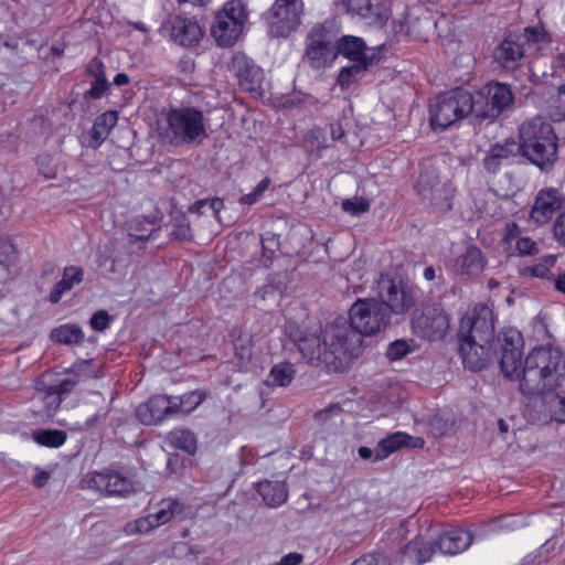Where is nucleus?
<instances>
[{
	"instance_id": "49",
	"label": "nucleus",
	"mask_w": 565,
	"mask_h": 565,
	"mask_svg": "<svg viewBox=\"0 0 565 565\" xmlns=\"http://www.w3.org/2000/svg\"><path fill=\"white\" fill-rule=\"evenodd\" d=\"M38 171L46 179H53L56 175V168L53 164V160L49 154L40 156L36 159Z\"/></svg>"
},
{
	"instance_id": "15",
	"label": "nucleus",
	"mask_w": 565,
	"mask_h": 565,
	"mask_svg": "<svg viewBox=\"0 0 565 565\" xmlns=\"http://www.w3.org/2000/svg\"><path fill=\"white\" fill-rule=\"evenodd\" d=\"M491 57L497 68L507 72L520 68L526 58L524 39L520 33L510 32L493 47Z\"/></svg>"
},
{
	"instance_id": "9",
	"label": "nucleus",
	"mask_w": 565,
	"mask_h": 565,
	"mask_svg": "<svg viewBox=\"0 0 565 565\" xmlns=\"http://www.w3.org/2000/svg\"><path fill=\"white\" fill-rule=\"evenodd\" d=\"M248 13L242 0H230L214 15L211 35L218 46L230 47L235 44L243 32Z\"/></svg>"
},
{
	"instance_id": "57",
	"label": "nucleus",
	"mask_w": 565,
	"mask_h": 565,
	"mask_svg": "<svg viewBox=\"0 0 565 565\" xmlns=\"http://www.w3.org/2000/svg\"><path fill=\"white\" fill-rule=\"evenodd\" d=\"M521 235V230L516 223L510 222L504 226L503 242L507 244L512 243L513 241H518Z\"/></svg>"
},
{
	"instance_id": "46",
	"label": "nucleus",
	"mask_w": 565,
	"mask_h": 565,
	"mask_svg": "<svg viewBox=\"0 0 565 565\" xmlns=\"http://www.w3.org/2000/svg\"><path fill=\"white\" fill-rule=\"evenodd\" d=\"M15 247L10 239L0 237V266L9 267L15 259Z\"/></svg>"
},
{
	"instance_id": "6",
	"label": "nucleus",
	"mask_w": 565,
	"mask_h": 565,
	"mask_svg": "<svg viewBox=\"0 0 565 565\" xmlns=\"http://www.w3.org/2000/svg\"><path fill=\"white\" fill-rule=\"evenodd\" d=\"M207 137L203 111L195 107H173L158 125V138L163 146L183 147L201 143Z\"/></svg>"
},
{
	"instance_id": "1",
	"label": "nucleus",
	"mask_w": 565,
	"mask_h": 565,
	"mask_svg": "<svg viewBox=\"0 0 565 565\" xmlns=\"http://www.w3.org/2000/svg\"><path fill=\"white\" fill-rule=\"evenodd\" d=\"M352 333L348 327L329 323L324 329L320 324L312 327L296 326L288 331L289 339L297 347L307 363L319 366L324 365L328 372L342 373L347 371L352 361V351L356 344V337H349V345L345 347L348 334Z\"/></svg>"
},
{
	"instance_id": "50",
	"label": "nucleus",
	"mask_w": 565,
	"mask_h": 565,
	"mask_svg": "<svg viewBox=\"0 0 565 565\" xmlns=\"http://www.w3.org/2000/svg\"><path fill=\"white\" fill-rule=\"evenodd\" d=\"M85 72L88 76L93 78H107L106 77V67L100 58L97 56L93 57L86 65Z\"/></svg>"
},
{
	"instance_id": "3",
	"label": "nucleus",
	"mask_w": 565,
	"mask_h": 565,
	"mask_svg": "<svg viewBox=\"0 0 565 565\" xmlns=\"http://www.w3.org/2000/svg\"><path fill=\"white\" fill-rule=\"evenodd\" d=\"M520 366L509 379L519 380L523 395L533 396L553 392L565 381V356L557 348H534L526 355L522 372Z\"/></svg>"
},
{
	"instance_id": "5",
	"label": "nucleus",
	"mask_w": 565,
	"mask_h": 565,
	"mask_svg": "<svg viewBox=\"0 0 565 565\" xmlns=\"http://www.w3.org/2000/svg\"><path fill=\"white\" fill-rule=\"evenodd\" d=\"M337 326L348 327L352 334L356 337V344L352 351V361L358 359L363 351V337L375 335L392 324V318L386 311V307L377 299L366 298L358 299L349 309V320L338 319L334 321ZM345 347H349V340L344 341Z\"/></svg>"
},
{
	"instance_id": "22",
	"label": "nucleus",
	"mask_w": 565,
	"mask_h": 565,
	"mask_svg": "<svg viewBox=\"0 0 565 565\" xmlns=\"http://www.w3.org/2000/svg\"><path fill=\"white\" fill-rule=\"evenodd\" d=\"M171 396L152 395L146 403L136 408L137 418L145 425H156L175 415Z\"/></svg>"
},
{
	"instance_id": "53",
	"label": "nucleus",
	"mask_w": 565,
	"mask_h": 565,
	"mask_svg": "<svg viewBox=\"0 0 565 565\" xmlns=\"http://www.w3.org/2000/svg\"><path fill=\"white\" fill-rule=\"evenodd\" d=\"M551 407L554 419L558 423H565V396L556 394Z\"/></svg>"
},
{
	"instance_id": "55",
	"label": "nucleus",
	"mask_w": 565,
	"mask_h": 565,
	"mask_svg": "<svg viewBox=\"0 0 565 565\" xmlns=\"http://www.w3.org/2000/svg\"><path fill=\"white\" fill-rule=\"evenodd\" d=\"M423 276L427 281L436 280L437 287H441L446 284L441 267L435 268L434 266H427L424 269Z\"/></svg>"
},
{
	"instance_id": "48",
	"label": "nucleus",
	"mask_w": 565,
	"mask_h": 565,
	"mask_svg": "<svg viewBox=\"0 0 565 565\" xmlns=\"http://www.w3.org/2000/svg\"><path fill=\"white\" fill-rule=\"evenodd\" d=\"M111 320V316L106 310H98L92 316L89 323L95 331L102 332L109 327Z\"/></svg>"
},
{
	"instance_id": "29",
	"label": "nucleus",
	"mask_w": 565,
	"mask_h": 565,
	"mask_svg": "<svg viewBox=\"0 0 565 565\" xmlns=\"http://www.w3.org/2000/svg\"><path fill=\"white\" fill-rule=\"evenodd\" d=\"M256 489L269 507H278L288 499V490L282 481L264 480L257 483Z\"/></svg>"
},
{
	"instance_id": "30",
	"label": "nucleus",
	"mask_w": 565,
	"mask_h": 565,
	"mask_svg": "<svg viewBox=\"0 0 565 565\" xmlns=\"http://www.w3.org/2000/svg\"><path fill=\"white\" fill-rule=\"evenodd\" d=\"M412 437L405 433H393L382 438L374 449V462L386 459L393 452L409 445Z\"/></svg>"
},
{
	"instance_id": "11",
	"label": "nucleus",
	"mask_w": 565,
	"mask_h": 565,
	"mask_svg": "<svg viewBox=\"0 0 565 565\" xmlns=\"http://www.w3.org/2000/svg\"><path fill=\"white\" fill-rule=\"evenodd\" d=\"M473 115L493 121L513 109L514 94L508 84L491 82L473 95Z\"/></svg>"
},
{
	"instance_id": "62",
	"label": "nucleus",
	"mask_w": 565,
	"mask_h": 565,
	"mask_svg": "<svg viewBox=\"0 0 565 565\" xmlns=\"http://www.w3.org/2000/svg\"><path fill=\"white\" fill-rule=\"evenodd\" d=\"M235 355L242 362L248 361L252 358L250 345H239L238 347L237 344H235Z\"/></svg>"
},
{
	"instance_id": "52",
	"label": "nucleus",
	"mask_w": 565,
	"mask_h": 565,
	"mask_svg": "<svg viewBox=\"0 0 565 565\" xmlns=\"http://www.w3.org/2000/svg\"><path fill=\"white\" fill-rule=\"evenodd\" d=\"M277 247L278 238L276 235L267 233L266 236L262 238L263 257L267 258L268 260L273 259Z\"/></svg>"
},
{
	"instance_id": "10",
	"label": "nucleus",
	"mask_w": 565,
	"mask_h": 565,
	"mask_svg": "<svg viewBox=\"0 0 565 565\" xmlns=\"http://www.w3.org/2000/svg\"><path fill=\"white\" fill-rule=\"evenodd\" d=\"M337 32L328 21L315 24L305 40V55L309 66L321 70L335 61Z\"/></svg>"
},
{
	"instance_id": "38",
	"label": "nucleus",
	"mask_w": 565,
	"mask_h": 565,
	"mask_svg": "<svg viewBox=\"0 0 565 565\" xmlns=\"http://www.w3.org/2000/svg\"><path fill=\"white\" fill-rule=\"evenodd\" d=\"M183 510L182 504L175 499L162 500L158 511L151 513L154 525L160 526L169 522Z\"/></svg>"
},
{
	"instance_id": "33",
	"label": "nucleus",
	"mask_w": 565,
	"mask_h": 565,
	"mask_svg": "<svg viewBox=\"0 0 565 565\" xmlns=\"http://www.w3.org/2000/svg\"><path fill=\"white\" fill-rule=\"evenodd\" d=\"M207 394L203 390L188 392L181 396H171L174 414H190L206 398Z\"/></svg>"
},
{
	"instance_id": "24",
	"label": "nucleus",
	"mask_w": 565,
	"mask_h": 565,
	"mask_svg": "<svg viewBox=\"0 0 565 565\" xmlns=\"http://www.w3.org/2000/svg\"><path fill=\"white\" fill-rule=\"evenodd\" d=\"M519 154L516 140L507 138L502 142H495L490 146L482 159V166L488 173L497 174L503 164Z\"/></svg>"
},
{
	"instance_id": "36",
	"label": "nucleus",
	"mask_w": 565,
	"mask_h": 565,
	"mask_svg": "<svg viewBox=\"0 0 565 565\" xmlns=\"http://www.w3.org/2000/svg\"><path fill=\"white\" fill-rule=\"evenodd\" d=\"M296 374L294 364L280 362L275 364L266 380L268 386H287L291 383Z\"/></svg>"
},
{
	"instance_id": "19",
	"label": "nucleus",
	"mask_w": 565,
	"mask_h": 565,
	"mask_svg": "<svg viewBox=\"0 0 565 565\" xmlns=\"http://www.w3.org/2000/svg\"><path fill=\"white\" fill-rule=\"evenodd\" d=\"M564 205L565 194L559 189H541L534 199L530 217L539 225L547 224Z\"/></svg>"
},
{
	"instance_id": "41",
	"label": "nucleus",
	"mask_w": 565,
	"mask_h": 565,
	"mask_svg": "<svg viewBox=\"0 0 565 565\" xmlns=\"http://www.w3.org/2000/svg\"><path fill=\"white\" fill-rule=\"evenodd\" d=\"M524 39V45H535L536 50H542L552 41L548 32L542 26H527L523 33H520Z\"/></svg>"
},
{
	"instance_id": "20",
	"label": "nucleus",
	"mask_w": 565,
	"mask_h": 565,
	"mask_svg": "<svg viewBox=\"0 0 565 565\" xmlns=\"http://www.w3.org/2000/svg\"><path fill=\"white\" fill-rule=\"evenodd\" d=\"M347 11L365 20L369 25L382 28L391 15L388 0H343Z\"/></svg>"
},
{
	"instance_id": "2",
	"label": "nucleus",
	"mask_w": 565,
	"mask_h": 565,
	"mask_svg": "<svg viewBox=\"0 0 565 565\" xmlns=\"http://www.w3.org/2000/svg\"><path fill=\"white\" fill-rule=\"evenodd\" d=\"M458 340L481 341L498 344L500 349L499 365L505 377H512L518 371L523 355V337L514 328L503 329L495 337L493 311L483 303L476 305L459 322Z\"/></svg>"
},
{
	"instance_id": "51",
	"label": "nucleus",
	"mask_w": 565,
	"mask_h": 565,
	"mask_svg": "<svg viewBox=\"0 0 565 565\" xmlns=\"http://www.w3.org/2000/svg\"><path fill=\"white\" fill-rule=\"evenodd\" d=\"M515 247L518 254L521 256L534 255L539 252L536 243L530 237H519V239L515 242Z\"/></svg>"
},
{
	"instance_id": "14",
	"label": "nucleus",
	"mask_w": 565,
	"mask_h": 565,
	"mask_svg": "<svg viewBox=\"0 0 565 565\" xmlns=\"http://www.w3.org/2000/svg\"><path fill=\"white\" fill-rule=\"evenodd\" d=\"M377 295V300L386 307L391 318L405 315L416 302L414 288L401 279L382 278Z\"/></svg>"
},
{
	"instance_id": "21",
	"label": "nucleus",
	"mask_w": 565,
	"mask_h": 565,
	"mask_svg": "<svg viewBox=\"0 0 565 565\" xmlns=\"http://www.w3.org/2000/svg\"><path fill=\"white\" fill-rule=\"evenodd\" d=\"M88 488L95 489L105 495L125 497L135 491L130 479L121 473L105 469L100 472H94L88 480Z\"/></svg>"
},
{
	"instance_id": "32",
	"label": "nucleus",
	"mask_w": 565,
	"mask_h": 565,
	"mask_svg": "<svg viewBox=\"0 0 565 565\" xmlns=\"http://www.w3.org/2000/svg\"><path fill=\"white\" fill-rule=\"evenodd\" d=\"M92 360H83L76 362L66 372L74 374L73 377L64 379L58 384L52 385V390L56 392L63 399L71 393L79 381V376L86 373Z\"/></svg>"
},
{
	"instance_id": "17",
	"label": "nucleus",
	"mask_w": 565,
	"mask_h": 565,
	"mask_svg": "<svg viewBox=\"0 0 565 565\" xmlns=\"http://www.w3.org/2000/svg\"><path fill=\"white\" fill-rule=\"evenodd\" d=\"M228 70L234 74L238 86L243 90L260 94L264 72L252 58L242 52H236L232 57Z\"/></svg>"
},
{
	"instance_id": "31",
	"label": "nucleus",
	"mask_w": 565,
	"mask_h": 565,
	"mask_svg": "<svg viewBox=\"0 0 565 565\" xmlns=\"http://www.w3.org/2000/svg\"><path fill=\"white\" fill-rule=\"evenodd\" d=\"M369 63L360 62L352 63L349 66L342 67L338 74L337 83L344 90L348 89L352 84L359 82L365 74V72L373 65V60L369 58Z\"/></svg>"
},
{
	"instance_id": "37",
	"label": "nucleus",
	"mask_w": 565,
	"mask_h": 565,
	"mask_svg": "<svg viewBox=\"0 0 565 565\" xmlns=\"http://www.w3.org/2000/svg\"><path fill=\"white\" fill-rule=\"evenodd\" d=\"M51 339L61 344H79L84 341V333L77 324H63L52 330Z\"/></svg>"
},
{
	"instance_id": "58",
	"label": "nucleus",
	"mask_w": 565,
	"mask_h": 565,
	"mask_svg": "<svg viewBox=\"0 0 565 565\" xmlns=\"http://www.w3.org/2000/svg\"><path fill=\"white\" fill-rule=\"evenodd\" d=\"M407 17L399 20H394L392 22V31L394 36L396 38V41H399L402 38H409L407 31Z\"/></svg>"
},
{
	"instance_id": "18",
	"label": "nucleus",
	"mask_w": 565,
	"mask_h": 565,
	"mask_svg": "<svg viewBox=\"0 0 565 565\" xmlns=\"http://www.w3.org/2000/svg\"><path fill=\"white\" fill-rule=\"evenodd\" d=\"M458 353L465 369L479 372L488 367L494 356H500L498 344L482 343L481 341L458 340Z\"/></svg>"
},
{
	"instance_id": "7",
	"label": "nucleus",
	"mask_w": 565,
	"mask_h": 565,
	"mask_svg": "<svg viewBox=\"0 0 565 565\" xmlns=\"http://www.w3.org/2000/svg\"><path fill=\"white\" fill-rule=\"evenodd\" d=\"M473 95L461 87L440 93L430 104V126L434 130H445L457 121L473 114Z\"/></svg>"
},
{
	"instance_id": "47",
	"label": "nucleus",
	"mask_w": 565,
	"mask_h": 565,
	"mask_svg": "<svg viewBox=\"0 0 565 565\" xmlns=\"http://www.w3.org/2000/svg\"><path fill=\"white\" fill-rule=\"evenodd\" d=\"M110 87L107 78H94L90 88L84 93L85 99H99Z\"/></svg>"
},
{
	"instance_id": "34",
	"label": "nucleus",
	"mask_w": 565,
	"mask_h": 565,
	"mask_svg": "<svg viewBox=\"0 0 565 565\" xmlns=\"http://www.w3.org/2000/svg\"><path fill=\"white\" fill-rule=\"evenodd\" d=\"M486 266V259L482 252L476 246H468L461 256L460 267L463 274L468 276H478Z\"/></svg>"
},
{
	"instance_id": "42",
	"label": "nucleus",
	"mask_w": 565,
	"mask_h": 565,
	"mask_svg": "<svg viewBox=\"0 0 565 565\" xmlns=\"http://www.w3.org/2000/svg\"><path fill=\"white\" fill-rule=\"evenodd\" d=\"M170 237L180 242L192 241V230L184 215L174 221L172 231L170 232Z\"/></svg>"
},
{
	"instance_id": "60",
	"label": "nucleus",
	"mask_w": 565,
	"mask_h": 565,
	"mask_svg": "<svg viewBox=\"0 0 565 565\" xmlns=\"http://www.w3.org/2000/svg\"><path fill=\"white\" fill-rule=\"evenodd\" d=\"M330 135L334 141L343 140L345 137V131L339 121H333L330 124Z\"/></svg>"
},
{
	"instance_id": "26",
	"label": "nucleus",
	"mask_w": 565,
	"mask_h": 565,
	"mask_svg": "<svg viewBox=\"0 0 565 565\" xmlns=\"http://www.w3.org/2000/svg\"><path fill=\"white\" fill-rule=\"evenodd\" d=\"M433 554V544L430 542H426L422 535H417L401 550L403 561L416 565L428 562Z\"/></svg>"
},
{
	"instance_id": "63",
	"label": "nucleus",
	"mask_w": 565,
	"mask_h": 565,
	"mask_svg": "<svg viewBox=\"0 0 565 565\" xmlns=\"http://www.w3.org/2000/svg\"><path fill=\"white\" fill-rule=\"evenodd\" d=\"M303 556L299 553H289L285 555L279 562V565H298L302 562Z\"/></svg>"
},
{
	"instance_id": "54",
	"label": "nucleus",
	"mask_w": 565,
	"mask_h": 565,
	"mask_svg": "<svg viewBox=\"0 0 565 565\" xmlns=\"http://www.w3.org/2000/svg\"><path fill=\"white\" fill-rule=\"evenodd\" d=\"M553 235L559 245L565 246V210L556 217L554 222Z\"/></svg>"
},
{
	"instance_id": "8",
	"label": "nucleus",
	"mask_w": 565,
	"mask_h": 565,
	"mask_svg": "<svg viewBox=\"0 0 565 565\" xmlns=\"http://www.w3.org/2000/svg\"><path fill=\"white\" fill-rule=\"evenodd\" d=\"M412 331L423 340H443L450 328V316L440 300H426L413 310Z\"/></svg>"
},
{
	"instance_id": "12",
	"label": "nucleus",
	"mask_w": 565,
	"mask_h": 565,
	"mask_svg": "<svg viewBox=\"0 0 565 565\" xmlns=\"http://www.w3.org/2000/svg\"><path fill=\"white\" fill-rule=\"evenodd\" d=\"M302 15V0H276L263 19L271 38H287L299 28Z\"/></svg>"
},
{
	"instance_id": "44",
	"label": "nucleus",
	"mask_w": 565,
	"mask_h": 565,
	"mask_svg": "<svg viewBox=\"0 0 565 565\" xmlns=\"http://www.w3.org/2000/svg\"><path fill=\"white\" fill-rule=\"evenodd\" d=\"M409 352H412L409 342L405 339H397L388 344L385 355L390 361H397Z\"/></svg>"
},
{
	"instance_id": "27",
	"label": "nucleus",
	"mask_w": 565,
	"mask_h": 565,
	"mask_svg": "<svg viewBox=\"0 0 565 565\" xmlns=\"http://www.w3.org/2000/svg\"><path fill=\"white\" fill-rule=\"evenodd\" d=\"M118 113L108 110L96 117L89 131L88 146L96 149L108 137L110 129L117 124Z\"/></svg>"
},
{
	"instance_id": "25",
	"label": "nucleus",
	"mask_w": 565,
	"mask_h": 565,
	"mask_svg": "<svg viewBox=\"0 0 565 565\" xmlns=\"http://www.w3.org/2000/svg\"><path fill=\"white\" fill-rule=\"evenodd\" d=\"M472 543V535L463 529H452L439 535L436 544L446 555H455L466 551Z\"/></svg>"
},
{
	"instance_id": "59",
	"label": "nucleus",
	"mask_w": 565,
	"mask_h": 565,
	"mask_svg": "<svg viewBox=\"0 0 565 565\" xmlns=\"http://www.w3.org/2000/svg\"><path fill=\"white\" fill-rule=\"evenodd\" d=\"M553 75L565 73V52L557 54L552 61Z\"/></svg>"
},
{
	"instance_id": "56",
	"label": "nucleus",
	"mask_w": 565,
	"mask_h": 565,
	"mask_svg": "<svg viewBox=\"0 0 565 565\" xmlns=\"http://www.w3.org/2000/svg\"><path fill=\"white\" fill-rule=\"evenodd\" d=\"M62 401L63 398L58 394H56V392L52 390V387L47 388V392L43 397V402L46 406L47 413L55 411L61 405Z\"/></svg>"
},
{
	"instance_id": "64",
	"label": "nucleus",
	"mask_w": 565,
	"mask_h": 565,
	"mask_svg": "<svg viewBox=\"0 0 565 565\" xmlns=\"http://www.w3.org/2000/svg\"><path fill=\"white\" fill-rule=\"evenodd\" d=\"M50 479V473L44 470H40L33 478V486L36 488H43Z\"/></svg>"
},
{
	"instance_id": "43",
	"label": "nucleus",
	"mask_w": 565,
	"mask_h": 565,
	"mask_svg": "<svg viewBox=\"0 0 565 565\" xmlns=\"http://www.w3.org/2000/svg\"><path fill=\"white\" fill-rule=\"evenodd\" d=\"M341 206L351 215H361L370 210V202L363 196H354L343 200Z\"/></svg>"
},
{
	"instance_id": "40",
	"label": "nucleus",
	"mask_w": 565,
	"mask_h": 565,
	"mask_svg": "<svg viewBox=\"0 0 565 565\" xmlns=\"http://www.w3.org/2000/svg\"><path fill=\"white\" fill-rule=\"evenodd\" d=\"M169 440L175 448L190 455H193L196 450V437L189 429H174L170 431Z\"/></svg>"
},
{
	"instance_id": "45",
	"label": "nucleus",
	"mask_w": 565,
	"mask_h": 565,
	"mask_svg": "<svg viewBox=\"0 0 565 565\" xmlns=\"http://www.w3.org/2000/svg\"><path fill=\"white\" fill-rule=\"evenodd\" d=\"M153 527H157V525H154L153 520H152L151 515L149 514L145 518H140V519L135 520L134 522L127 523L125 531L128 534H136V533L143 534V533H148Z\"/></svg>"
},
{
	"instance_id": "28",
	"label": "nucleus",
	"mask_w": 565,
	"mask_h": 565,
	"mask_svg": "<svg viewBox=\"0 0 565 565\" xmlns=\"http://www.w3.org/2000/svg\"><path fill=\"white\" fill-rule=\"evenodd\" d=\"M84 279V271L81 267L77 266H68L63 270V276L60 281H57L50 292L49 300L51 303H57L62 296L70 291L74 285H78Z\"/></svg>"
},
{
	"instance_id": "39",
	"label": "nucleus",
	"mask_w": 565,
	"mask_h": 565,
	"mask_svg": "<svg viewBox=\"0 0 565 565\" xmlns=\"http://www.w3.org/2000/svg\"><path fill=\"white\" fill-rule=\"evenodd\" d=\"M33 439L41 446L58 448L65 444L67 434L60 429H40L33 434Z\"/></svg>"
},
{
	"instance_id": "23",
	"label": "nucleus",
	"mask_w": 565,
	"mask_h": 565,
	"mask_svg": "<svg viewBox=\"0 0 565 565\" xmlns=\"http://www.w3.org/2000/svg\"><path fill=\"white\" fill-rule=\"evenodd\" d=\"M341 55L352 63L364 62L369 63L367 60H373V65H376L380 61V56L374 51H371L365 41L362 38L354 35H342L337 36L335 43V58Z\"/></svg>"
},
{
	"instance_id": "35",
	"label": "nucleus",
	"mask_w": 565,
	"mask_h": 565,
	"mask_svg": "<svg viewBox=\"0 0 565 565\" xmlns=\"http://www.w3.org/2000/svg\"><path fill=\"white\" fill-rule=\"evenodd\" d=\"M406 17L408 22L406 32L408 33L409 38L426 41L429 32L435 25L433 18L429 14L424 17H414L411 13H408Z\"/></svg>"
},
{
	"instance_id": "61",
	"label": "nucleus",
	"mask_w": 565,
	"mask_h": 565,
	"mask_svg": "<svg viewBox=\"0 0 565 565\" xmlns=\"http://www.w3.org/2000/svg\"><path fill=\"white\" fill-rule=\"evenodd\" d=\"M158 231H159V228H153L149 232V234H141V235H138L135 233H129V235H128L129 244H137V243L145 244L150 239L152 234Z\"/></svg>"
},
{
	"instance_id": "4",
	"label": "nucleus",
	"mask_w": 565,
	"mask_h": 565,
	"mask_svg": "<svg viewBox=\"0 0 565 565\" xmlns=\"http://www.w3.org/2000/svg\"><path fill=\"white\" fill-rule=\"evenodd\" d=\"M516 146L519 153L542 172L553 170L558 158V138L545 118L534 117L523 122Z\"/></svg>"
},
{
	"instance_id": "16",
	"label": "nucleus",
	"mask_w": 565,
	"mask_h": 565,
	"mask_svg": "<svg viewBox=\"0 0 565 565\" xmlns=\"http://www.w3.org/2000/svg\"><path fill=\"white\" fill-rule=\"evenodd\" d=\"M160 30L180 46L193 47L200 43L204 31L196 20L182 15H169Z\"/></svg>"
},
{
	"instance_id": "13",
	"label": "nucleus",
	"mask_w": 565,
	"mask_h": 565,
	"mask_svg": "<svg viewBox=\"0 0 565 565\" xmlns=\"http://www.w3.org/2000/svg\"><path fill=\"white\" fill-rule=\"evenodd\" d=\"M415 189L434 213L445 214L452 209L456 189L451 182H441L436 170L427 169L422 171Z\"/></svg>"
}]
</instances>
